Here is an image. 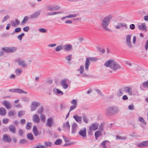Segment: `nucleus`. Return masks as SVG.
I'll return each instance as SVG.
<instances>
[{
	"label": "nucleus",
	"instance_id": "obj_1",
	"mask_svg": "<svg viewBox=\"0 0 148 148\" xmlns=\"http://www.w3.org/2000/svg\"><path fill=\"white\" fill-rule=\"evenodd\" d=\"M104 65L106 67H110L115 72L121 68V66L119 64L113 59H110L107 61L105 63Z\"/></svg>",
	"mask_w": 148,
	"mask_h": 148
},
{
	"label": "nucleus",
	"instance_id": "obj_2",
	"mask_svg": "<svg viewBox=\"0 0 148 148\" xmlns=\"http://www.w3.org/2000/svg\"><path fill=\"white\" fill-rule=\"evenodd\" d=\"M112 15H109L105 17L101 22V26L102 29L106 31H110V30L108 28L110 20L112 18Z\"/></svg>",
	"mask_w": 148,
	"mask_h": 148
},
{
	"label": "nucleus",
	"instance_id": "obj_3",
	"mask_svg": "<svg viewBox=\"0 0 148 148\" xmlns=\"http://www.w3.org/2000/svg\"><path fill=\"white\" fill-rule=\"evenodd\" d=\"M118 112V109L116 107L111 106L106 108L105 114L107 116H110L116 114Z\"/></svg>",
	"mask_w": 148,
	"mask_h": 148
},
{
	"label": "nucleus",
	"instance_id": "obj_4",
	"mask_svg": "<svg viewBox=\"0 0 148 148\" xmlns=\"http://www.w3.org/2000/svg\"><path fill=\"white\" fill-rule=\"evenodd\" d=\"M98 59L95 58H87L85 62V69L86 71H88V67L90 65V62L89 60L92 61H97Z\"/></svg>",
	"mask_w": 148,
	"mask_h": 148
},
{
	"label": "nucleus",
	"instance_id": "obj_5",
	"mask_svg": "<svg viewBox=\"0 0 148 148\" xmlns=\"http://www.w3.org/2000/svg\"><path fill=\"white\" fill-rule=\"evenodd\" d=\"M60 9V6L58 5H49L47 7V9L48 11H56Z\"/></svg>",
	"mask_w": 148,
	"mask_h": 148
},
{
	"label": "nucleus",
	"instance_id": "obj_6",
	"mask_svg": "<svg viewBox=\"0 0 148 148\" xmlns=\"http://www.w3.org/2000/svg\"><path fill=\"white\" fill-rule=\"evenodd\" d=\"M131 35L130 34H128L126 36V44L130 48H132V46L131 42Z\"/></svg>",
	"mask_w": 148,
	"mask_h": 148
},
{
	"label": "nucleus",
	"instance_id": "obj_7",
	"mask_svg": "<svg viewBox=\"0 0 148 148\" xmlns=\"http://www.w3.org/2000/svg\"><path fill=\"white\" fill-rule=\"evenodd\" d=\"M2 50L7 52L12 53L16 50V48L15 47H5L2 48Z\"/></svg>",
	"mask_w": 148,
	"mask_h": 148
},
{
	"label": "nucleus",
	"instance_id": "obj_8",
	"mask_svg": "<svg viewBox=\"0 0 148 148\" xmlns=\"http://www.w3.org/2000/svg\"><path fill=\"white\" fill-rule=\"evenodd\" d=\"M40 106V103L37 102H33L31 105V110L32 111L35 110L38 106Z\"/></svg>",
	"mask_w": 148,
	"mask_h": 148
},
{
	"label": "nucleus",
	"instance_id": "obj_9",
	"mask_svg": "<svg viewBox=\"0 0 148 148\" xmlns=\"http://www.w3.org/2000/svg\"><path fill=\"white\" fill-rule=\"evenodd\" d=\"M86 130L85 127L84 128L80 130L78 133V134L84 138L86 136Z\"/></svg>",
	"mask_w": 148,
	"mask_h": 148
},
{
	"label": "nucleus",
	"instance_id": "obj_10",
	"mask_svg": "<svg viewBox=\"0 0 148 148\" xmlns=\"http://www.w3.org/2000/svg\"><path fill=\"white\" fill-rule=\"evenodd\" d=\"M41 11L38 10L34 12L30 16L29 18L30 19H36L40 15Z\"/></svg>",
	"mask_w": 148,
	"mask_h": 148
},
{
	"label": "nucleus",
	"instance_id": "obj_11",
	"mask_svg": "<svg viewBox=\"0 0 148 148\" xmlns=\"http://www.w3.org/2000/svg\"><path fill=\"white\" fill-rule=\"evenodd\" d=\"M68 81L69 80L67 79H64L61 81V86L63 88L66 89L68 88V86L67 83Z\"/></svg>",
	"mask_w": 148,
	"mask_h": 148
},
{
	"label": "nucleus",
	"instance_id": "obj_12",
	"mask_svg": "<svg viewBox=\"0 0 148 148\" xmlns=\"http://www.w3.org/2000/svg\"><path fill=\"white\" fill-rule=\"evenodd\" d=\"M137 146L140 148H144L148 146V140L143 141L141 143H138Z\"/></svg>",
	"mask_w": 148,
	"mask_h": 148
},
{
	"label": "nucleus",
	"instance_id": "obj_13",
	"mask_svg": "<svg viewBox=\"0 0 148 148\" xmlns=\"http://www.w3.org/2000/svg\"><path fill=\"white\" fill-rule=\"evenodd\" d=\"M99 125L98 123H93L89 127V129L93 130V131L97 130L98 128Z\"/></svg>",
	"mask_w": 148,
	"mask_h": 148
},
{
	"label": "nucleus",
	"instance_id": "obj_14",
	"mask_svg": "<svg viewBox=\"0 0 148 148\" xmlns=\"http://www.w3.org/2000/svg\"><path fill=\"white\" fill-rule=\"evenodd\" d=\"M53 123V119L52 117H50L47 119L46 123V125L49 127H51Z\"/></svg>",
	"mask_w": 148,
	"mask_h": 148
},
{
	"label": "nucleus",
	"instance_id": "obj_15",
	"mask_svg": "<svg viewBox=\"0 0 148 148\" xmlns=\"http://www.w3.org/2000/svg\"><path fill=\"white\" fill-rule=\"evenodd\" d=\"M70 125L69 121H67L66 122H64L63 124V130L66 131H69L70 130Z\"/></svg>",
	"mask_w": 148,
	"mask_h": 148
},
{
	"label": "nucleus",
	"instance_id": "obj_16",
	"mask_svg": "<svg viewBox=\"0 0 148 148\" xmlns=\"http://www.w3.org/2000/svg\"><path fill=\"white\" fill-rule=\"evenodd\" d=\"M124 91L126 93H127L130 95H132V92L131 89L128 86L125 87L124 88Z\"/></svg>",
	"mask_w": 148,
	"mask_h": 148
},
{
	"label": "nucleus",
	"instance_id": "obj_17",
	"mask_svg": "<svg viewBox=\"0 0 148 148\" xmlns=\"http://www.w3.org/2000/svg\"><path fill=\"white\" fill-rule=\"evenodd\" d=\"M9 131L14 134L16 133V129L15 126L14 125H11L8 127Z\"/></svg>",
	"mask_w": 148,
	"mask_h": 148
},
{
	"label": "nucleus",
	"instance_id": "obj_18",
	"mask_svg": "<svg viewBox=\"0 0 148 148\" xmlns=\"http://www.w3.org/2000/svg\"><path fill=\"white\" fill-rule=\"evenodd\" d=\"M2 140L3 141L8 143L10 142L11 141V138L6 134L3 135Z\"/></svg>",
	"mask_w": 148,
	"mask_h": 148
},
{
	"label": "nucleus",
	"instance_id": "obj_19",
	"mask_svg": "<svg viewBox=\"0 0 148 148\" xmlns=\"http://www.w3.org/2000/svg\"><path fill=\"white\" fill-rule=\"evenodd\" d=\"M138 28L141 30H145V32L147 31V27L145 23H142L140 25H138Z\"/></svg>",
	"mask_w": 148,
	"mask_h": 148
},
{
	"label": "nucleus",
	"instance_id": "obj_20",
	"mask_svg": "<svg viewBox=\"0 0 148 148\" xmlns=\"http://www.w3.org/2000/svg\"><path fill=\"white\" fill-rule=\"evenodd\" d=\"M33 120L34 123H39L40 119L38 115L36 114L34 115L33 116Z\"/></svg>",
	"mask_w": 148,
	"mask_h": 148
},
{
	"label": "nucleus",
	"instance_id": "obj_21",
	"mask_svg": "<svg viewBox=\"0 0 148 148\" xmlns=\"http://www.w3.org/2000/svg\"><path fill=\"white\" fill-rule=\"evenodd\" d=\"M102 135V132L99 130L96 131L95 133V136L96 140H97L99 137L101 136Z\"/></svg>",
	"mask_w": 148,
	"mask_h": 148
},
{
	"label": "nucleus",
	"instance_id": "obj_22",
	"mask_svg": "<svg viewBox=\"0 0 148 148\" xmlns=\"http://www.w3.org/2000/svg\"><path fill=\"white\" fill-rule=\"evenodd\" d=\"M63 13V11L50 12H48L47 15V16H53L57 14H62Z\"/></svg>",
	"mask_w": 148,
	"mask_h": 148
},
{
	"label": "nucleus",
	"instance_id": "obj_23",
	"mask_svg": "<svg viewBox=\"0 0 148 148\" xmlns=\"http://www.w3.org/2000/svg\"><path fill=\"white\" fill-rule=\"evenodd\" d=\"M73 118L77 122L80 123H81L82 120V117L79 116L78 115L76 114L73 116Z\"/></svg>",
	"mask_w": 148,
	"mask_h": 148
},
{
	"label": "nucleus",
	"instance_id": "obj_24",
	"mask_svg": "<svg viewBox=\"0 0 148 148\" xmlns=\"http://www.w3.org/2000/svg\"><path fill=\"white\" fill-rule=\"evenodd\" d=\"M3 104L5 106L6 108L8 109L11 108L12 107V106L10 103L7 101H4L3 102Z\"/></svg>",
	"mask_w": 148,
	"mask_h": 148
},
{
	"label": "nucleus",
	"instance_id": "obj_25",
	"mask_svg": "<svg viewBox=\"0 0 148 148\" xmlns=\"http://www.w3.org/2000/svg\"><path fill=\"white\" fill-rule=\"evenodd\" d=\"M77 124L75 123H73L72 126V133L75 134L76 133L77 129Z\"/></svg>",
	"mask_w": 148,
	"mask_h": 148
},
{
	"label": "nucleus",
	"instance_id": "obj_26",
	"mask_svg": "<svg viewBox=\"0 0 148 148\" xmlns=\"http://www.w3.org/2000/svg\"><path fill=\"white\" fill-rule=\"evenodd\" d=\"M18 64L23 67H26L27 66V64H25L24 61H21L20 59L17 60Z\"/></svg>",
	"mask_w": 148,
	"mask_h": 148
},
{
	"label": "nucleus",
	"instance_id": "obj_27",
	"mask_svg": "<svg viewBox=\"0 0 148 148\" xmlns=\"http://www.w3.org/2000/svg\"><path fill=\"white\" fill-rule=\"evenodd\" d=\"M77 15L76 14H70L69 15L67 16H64L62 17L61 18V19L62 20H63L65 19L66 18H74L76 17Z\"/></svg>",
	"mask_w": 148,
	"mask_h": 148
},
{
	"label": "nucleus",
	"instance_id": "obj_28",
	"mask_svg": "<svg viewBox=\"0 0 148 148\" xmlns=\"http://www.w3.org/2000/svg\"><path fill=\"white\" fill-rule=\"evenodd\" d=\"M72 46L70 44L65 45L64 46V49L67 51H69L72 49Z\"/></svg>",
	"mask_w": 148,
	"mask_h": 148
},
{
	"label": "nucleus",
	"instance_id": "obj_29",
	"mask_svg": "<svg viewBox=\"0 0 148 148\" xmlns=\"http://www.w3.org/2000/svg\"><path fill=\"white\" fill-rule=\"evenodd\" d=\"M33 131L35 136H37L38 135V130L36 125L34 126Z\"/></svg>",
	"mask_w": 148,
	"mask_h": 148
},
{
	"label": "nucleus",
	"instance_id": "obj_30",
	"mask_svg": "<svg viewBox=\"0 0 148 148\" xmlns=\"http://www.w3.org/2000/svg\"><path fill=\"white\" fill-rule=\"evenodd\" d=\"M6 114L5 109L3 107L0 108V114L3 116H4Z\"/></svg>",
	"mask_w": 148,
	"mask_h": 148
},
{
	"label": "nucleus",
	"instance_id": "obj_31",
	"mask_svg": "<svg viewBox=\"0 0 148 148\" xmlns=\"http://www.w3.org/2000/svg\"><path fill=\"white\" fill-rule=\"evenodd\" d=\"M27 138L30 140H33L34 139V136L31 133L28 134L27 136Z\"/></svg>",
	"mask_w": 148,
	"mask_h": 148
},
{
	"label": "nucleus",
	"instance_id": "obj_32",
	"mask_svg": "<svg viewBox=\"0 0 148 148\" xmlns=\"http://www.w3.org/2000/svg\"><path fill=\"white\" fill-rule=\"evenodd\" d=\"M32 123L30 122H28L27 124L26 127V129L28 130H30L32 128Z\"/></svg>",
	"mask_w": 148,
	"mask_h": 148
},
{
	"label": "nucleus",
	"instance_id": "obj_33",
	"mask_svg": "<svg viewBox=\"0 0 148 148\" xmlns=\"http://www.w3.org/2000/svg\"><path fill=\"white\" fill-rule=\"evenodd\" d=\"M53 92L54 93L56 94H62V95L63 94V92H62L60 90L57 88H55L54 89Z\"/></svg>",
	"mask_w": 148,
	"mask_h": 148
},
{
	"label": "nucleus",
	"instance_id": "obj_34",
	"mask_svg": "<svg viewBox=\"0 0 148 148\" xmlns=\"http://www.w3.org/2000/svg\"><path fill=\"white\" fill-rule=\"evenodd\" d=\"M16 92L20 93H24L25 94L27 93L26 92L24 91L22 89L18 88H16Z\"/></svg>",
	"mask_w": 148,
	"mask_h": 148
},
{
	"label": "nucleus",
	"instance_id": "obj_35",
	"mask_svg": "<svg viewBox=\"0 0 148 148\" xmlns=\"http://www.w3.org/2000/svg\"><path fill=\"white\" fill-rule=\"evenodd\" d=\"M62 49V45H60L59 46H57L55 49L56 51V52H59Z\"/></svg>",
	"mask_w": 148,
	"mask_h": 148
},
{
	"label": "nucleus",
	"instance_id": "obj_36",
	"mask_svg": "<svg viewBox=\"0 0 148 148\" xmlns=\"http://www.w3.org/2000/svg\"><path fill=\"white\" fill-rule=\"evenodd\" d=\"M25 113V111L24 110H21L18 112V116L19 117H21L23 116Z\"/></svg>",
	"mask_w": 148,
	"mask_h": 148
},
{
	"label": "nucleus",
	"instance_id": "obj_37",
	"mask_svg": "<svg viewBox=\"0 0 148 148\" xmlns=\"http://www.w3.org/2000/svg\"><path fill=\"white\" fill-rule=\"evenodd\" d=\"M28 18H29L28 16H25L21 22V24L23 25L25 24L28 21Z\"/></svg>",
	"mask_w": 148,
	"mask_h": 148
},
{
	"label": "nucleus",
	"instance_id": "obj_38",
	"mask_svg": "<svg viewBox=\"0 0 148 148\" xmlns=\"http://www.w3.org/2000/svg\"><path fill=\"white\" fill-rule=\"evenodd\" d=\"M16 73L18 76H19L22 72V70L20 69H17L16 70Z\"/></svg>",
	"mask_w": 148,
	"mask_h": 148
},
{
	"label": "nucleus",
	"instance_id": "obj_39",
	"mask_svg": "<svg viewBox=\"0 0 148 148\" xmlns=\"http://www.w3.org/2000/svg\"><path fill=\"white\" fill-rule=\"evenodd\" d=\"M62 143V140L58 139L55 142L54 144L56 145H60Z\"/></svg>",
	"mask_w": 148,
	"mask_h": 148
},
{
	"label": "nucleus",
	"instance_id": "obj_40",
	"mask_svg": "<svg viewBox=\"0 0 148 148\" xmlns=\"http://www.w3.org/2000/svg\"><path fill=\"white\" fill-rule=\"evenodd\" d=\"M123 94V89H121L118 91L117 92V95L118 97L121 96Z\"/></svg>",
	"mask_w": 148,
	"mask_h": 148
},
{
	"label": "nucleus",
	"instance_id": "obj_41",
	"mask_svg": "<svg viewBox=\"0 0 148 148\" xmlns=\"http://www.w3.org/2000/svg\"><path fill=\"white\" fill-rule=\"evenodd\" d=\"M77 71H79V73L80 74H82L84 71L83 66H80L79 69H78Z\"/></svg>",
	"mask_w": 148,
	"mask_h": 148
},
{
	"label": "nucleus",
	"instance_id": "obj_42",
	"mask_svg": "<svg viewBox=\"0 0 148 148\" xmlns=\"http://www.w3.org/2000/svg\"><path fill=\"white\" fill-rule=\"evenodd\" d=\"M108 141L107 140H106L103 141L101 144V145L103 148H106V145L107 143L108 142Z\"/></svg>",
	"mask_w": 148,
	"mask_h": 148
},
{
	"label": "nucleus",
	"instance_id": "obj_43",
	"mask_svg": "<svg viewBox=\"0 0 148 148\" xmlns=\"http://www.w3.org/2000/svg\"><path fill=\"white\" fill-rule=\"evenodd\" d=\"M15 114V111L14 110L10 111L8 112V115L10 116H14Z\"/></svg>",
	"mask_w": 148,
	"mask_h": 148
},
{
	"label": "nucleus",
	"instance_id": "obj_44",
	"mask_svg": "<svg viewBox=\"0 0 148 148\" xmlns=\"http://www.w3.org/2000/svg\"><path fill=\"white\" fill-rule=\"evenodd\" d=\"M72 57V55L70 54L68 55L65 57V59L67 60L69 62L71 60Z\"/></svg>",
	"mask_w": 148,
	"mask_h": 148
},
{
	"label": "nucleus",
	"instance_id": "obj_45",
	"mask_svg": "<svg viewBox=\"0 0 148 148\" xmlns=\"http://www.w3.org/2000/svg\"><path fill=\"white\" fill-rule=\"evenodd\" d=\"M142 86L145 88H148V80L142 83Z\"/></svg>",
	"mask_w": 148,
	"mask_h": 148
},
{
	"label": "nucleus",
	"instance_id": "obj_46",
	"mask_svg": "<svg viewBox=\"0 0 148 148\" xmlns=\"http://www.w3.org/2000/svg\"><path fill=\"white\" fill-rule=\"evenodd\" d=\"M25 35V34L23 33H22L21 34L18 36L17 38L19 39L20 40H22L23 37Z\"/></svg>",
	"mask_w": 148,
	"mask_h": 148
},
{
	"label": "nucleus",
	"instance_id": "obj_47",
	"mask_svg": "<svg viewBox=\"0 0 148 148\" xmlns=\"http://www.w3.org/2000/svg\"><path fill=\"white\" fill-rule=\"evenodd\" d=\"M139 120L140 121L145 124V125H146V123L145 122L144 119L142 117H140L139 118Z\"/></svg>",
	"mask_w": 148,
	"mask_h": 148
},
{
	"label": "nucleus",
	"instance_id": "obj_48",
	"mask_svg": "<svg viewBox=\"0 0 148 148\" xmlns=\"http://www.w3.org/2000/svg\"><path fill=\"white\" fill-rule=\"evenodd\" d=\"M99 131L102 132L103 130V125L102 123H101V124L99 126Z\"/></svg>",
	"mask_w": 148,
	"mask_h": 148
},
{
	"label": "nucleus",
	"instance_id": "obj_49",
	"mask_svg": "<svg viewBox=\"0 0 148 148\" xmlns=\"http://www.w3.org/2000/svg\"><path fill=\"white\" fill-rule=\"evenodd\" d=\"M77 105H72L70 107V110H69V112L75 109L77 106Z\"/></svg>",
	"mask_w": 148,
	"mask_h": 148
},
{
	"label": "nucleus",
	"instance_id": "obj_50",
	"mask_svg": "<svg viewBox=\"0 0 148 148\" xmlns=\"http://www.w3.org/2000/svg\"><path fill=\"white\" fill-rule=\"evenodd\" d=\"M97 50L100 52L102 53H104L105 51L104 49H102L99 47H97Z\"/></svg>",
	"mask_w": 148,
	"mask_h": 148
},
{
	"label": "nucleus",
	"instance_id": "obj_51",
	"mask_svg": "<svg viewBox=\"0 0 148 148\" xmlns=\"http://www.w3.org/2000/svg\"><path fill=\"white\" fill-rule=\"evenodd\" d=\"M116 139H122V140H125L126 139V137H125L124 136H116Z\"/></svg>",
	"mask_w": 148,
	"mask_h": 148
},
{
	"label": "nucleus",
	"instance_id": "obj_52",
	"mask_svg": "<svg viewBox=\"0 0 148 148\" xmlns=\"http://www.w3.org/2000/svg\"><path fill=\"white\" fill-rule=\"evenodd\" d=\"M38 30L40 32L43 33H45L47 31V30L46 29L43 28L39 29Z\"/></svg>",
	"mask_w": 148,
	"mask_h": 148
},
{
	"label": "nucleus",
	"instance_id": "obj_53",
	"mask_svg": "<svg viewBox=\"0 0 148 148\" xmlns=\"http://www.w3.org/2000/svg\"><path fill=\"white\" fill-rule=\"evenodd\" d=\"M10 18V16L9 15H7L6 16H4L3 20L2 21V22H4L7 20L8 19Z\"/></svg>",
	"mask_w": 148,
	"mask_h": 148
},
{
	"label": "nucleus",
	"instance_id": "obj_54",
	"mask_svg": "<svg viewBox=\"0 0 148 148\" xmlns=\"http://www.w3.org/2000/svg\"><path fill=\"white\" fill-rule=\"evenodd\" d=\"M40 118L41 120L42 121H45L46 117L45 115L44 114H41V115L40 116Z\"/></svg>",
	"mask_w": 148,
	"mask_h": 148
},
{
	"label": "nucleus",
	"instance_id": "obj_55",
	"mask_svg": "<svg viewBox=\"0 0 148 148\" xmlns=\"http://www.w3.org/2000/svg\"><path fill=\"white\" fill-rule=\"evenodd\" d=\"M83 121L86 123H87L88 122V120L86 116L83 115L82 116Z\"/></svg>",
	"mask_w": 148,
	"mask_h": 148
},
{
	"label": "nucleus",
	"instance_id": "obj_56",
	"mask_svg": "<svg viewBox=\"0 0 148 148\" xmlns=\"http://www.w3.org/2000/svg\"><path fill=\"white\" fill-rule=\"evenodd\" d=\"M45 145L46 147H50L52 145V143L50 142H45Z\"/></svg>",
	"mask_w": 148,
	"mask_h": 148
},
{
	"label": "nucleus",
	"instance_id": "obj_57",
	"mask_svg": "<svg viewBox=\"0 0 148 148\" xmlns=\"http://www.w3.org/2000/svg\"><path fill=\"white\" fill-rule=\"evenodd\" d=\"M71 103L73 105H77V101L76 100L74 99H73L71 101Z\"/></svg>",
	"mask_w": 148,
	"mask_h": 148
},
{
	"label": "nucleus",
	"instance_id": "obj_58",
	"mask_svg": "<svg viewBox=\"0 0 148 148\" xmlns=\"http://www.w3.org/2000/svg\"><path fill=\"white\" fill-rule=\"evenodd\" d=\"M18 133L19 135L22 136L23 133V131L22 129H19L18 132Z\"/></svg>",
	"mask_w": 148,
	"mask_h": 148
},
{
	"label": "nucleus",
	"instance_id": "obj_59",
	"mask_svg": "<svg viewBox=\"0 0 148 148\" xmlns=\"http://www.w3.org/2000/svg\"><path fill=\"white\" fill-rule=\"evenodd\" d=\"M43 111V108L42 107H41L38 110V114H41L42 113Z\"/></svg>",
	"mask_w": 148,
	"mask_h": 148
},
{
	"label": "nucleus",
	"instance_id": "obj_60",
	"mask_svg": "<svg viewBox=\"0 0 148 148\" xmlns=\"http://www.w3.org/2000/svg\"><path fill=\"white\" fill-rule=\"evenodd\" d=\"M8 121L9 120L8 119H3L2 122L3 123L6 124L8 123Z\"/></svg>",
	"mask_w": 148,
	"mask_h": 148
},
{
	"label": "nucleus",
	"instance_id": "obj_61",
	"mask_svg": "<svg viewBox=\"0 0 148 148\" xmlns=\"http://www.w3.org/2000/svg\"><path fill=\"white\" fill-rule=\"evenodd\" d=\"M27 142V140L24 139H21L20 141V144H23L26 143Z\"/></svg>",
	"mask_w": 148,
	"mask_h": 148
},
{
	"label": "nucleus",
	"instance_id": "obj_62",
	"mask_svg": "<svg viewBox=\"0 0 148 148\" xmlns=\"http://www.w3.org/2000/svg\"><path fill=\"white\" fill-rule=\"evenodd\" d=\"M65 23L68 24H71L73 22L72 21L70 20H67L64 22Z\"/></svg>",
	"mask_w": 148,
	"mask_h": 148
},
{
	"label": "nucleus",
	"instance_id": "obj_63",
	"mask_svg": "<svg viewBox=\"0 0 148 148\" xmlns=\"http://www.w3.org/2000/svg\"><path fill=\"white\" fill-rule=\"evenodd\" d=\"M29 29V26H26V27H24L23 28V30L25 32H27L28 31Z\"/></svg>",
	"mask_w": 148,
	"mask_h": 148
},
{
	"label": "nucleus",
	"instance_id": "obj_64",
	"mask_svg": "<svg viewBox=\"0 0 148 148\" xmlns=\"http://www.w3.org/2000/svg\"><path fill=\"white\" fill-rule=\"evenodd\" d=\"M26 123V121L25 119H22L20 120V123L23 125L25 124Z\"/></svg>",
	"mask_w": 148,
	"mask_h": 148
}]
</instances>
